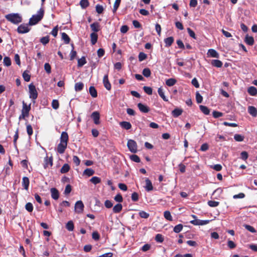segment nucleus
I'll return each mask as SVG.
<instances>
[{"label": "nucleus", "mask_w": 257, "mask_h": 257, "mask_svg": "<svg viewBox=\"0 0 257 257\" xmlns=\"http://www.w3.org/2000/svg\"><path fill=\"white\" fill-rule=\"evenodd\" d=\"M144 187L146 190L148 192L153 190V186L152 182L148 178L145 180V186Z\"/></svg>", "instance_id": "nucleus-17"}, {"label": "nucleus", "mask_w": 257, "mask_h": 257, "mask_svg": "<svg viewBox=\"0 0 257 257\" xmlns=\"http://www.w3.org/2000/svg\"><path fill=\"white\" fill-rule=\"evenodd\" d=\"M69 140V137L68 135L67 132H63L61 133V137H60V142L65 143V144H68Z\"/></svg>", "instance_id": "nucleus-14"}, {"label": "nucleus", "mask_w": 257, "mask_h": 257, "mask_svg": "<svg viewBox=\"0 0 257 257\" xmlns=\"http://www.w3.org/2000/svg\"><path fill=\"white\" fill-rule=\"evenodd\" d=\"M26 209L29 212H31L33 210V206L31 203H27L25 205Z\"/></svg>", "instance_id": "nucleus-55"}, {"label": "nucleus", "mask_w": 257, "mask_h": 257, "mask_svg": "<svg viewBox=\"0 0 257 257\" xmlns=\"http://www.w3.org/2000/svg\"><path fill=\"white\" fill-rule=\"evenodd\" d=\"M91 117L93 119L95 124H98L100 123V114L98 111L93 112L91 115Z\"/></svg>", "instance_id": "nucleus-10"}, {"label": "nucleus", "mask_w": 257, "mask_h": 257, "mask_svg": "<svg viewBox=\"0 0 257 257\" xmlns=\"http://www.w3.org/2000/svg\"><path fill=\"white\" fill-rule=\"evenodd\" d=\"M95 9L96 12L99 14H102L104 10L103 7L98 4L96 6Z\"/></svg>", "instance_id": "nucleus-59"}, {"label": "nucleus", "mask_w": 257, "mask_h": 257, "mask_svg": "<svg viewBox=\"0 0 257 257\" xmlns=\"http://www.w3.org/2000/svg\"><path fill=\"white\" fill-rule=\"evenodd\" d=\"M80 5L82 9H86L89 6V3L88 0H81Z\"/></svg>", "instance_id": "nucleus-39"}, {"label": "nucleus", "mask_w": 257, "mask_h": 257, "mask_svg": "<svg viewBox=\"0 0 257 257\" xmlns=\"http://www.w3.org/2000/svg\"><path fill=\"white\" fill-rule=\"evenodd\" d=\"M122 208V205L120 203L117 204L113 207V211L115 213L120 212Z\"/></svg>", "instance_id": "nucleus-34"}, {"label": "nucleus", "mask_w": 257, "mask_h": 257, "mask_svg": "<svg viewBox=\"0 0 257 257\" xmlns=\"http://www.w3.org/2000/svg\"><path fill=\"white\" fill-rule=\"evenodd\" d=\"M248 111L252 116L256 117L257 116V109L254 106H249L248 107Z\"/></svg>", "instance_id": "nucleus-19"}, {"label": "nucleus", "mask_w": 257, "mask_h": 257, "mask_svg": "<svg viewBox=\"0 0 257 257\" xmlns=\"http://www.w3.org/2000/svg\"><path fill=\"white\" fill-rule=\"evenodd\" d=\"M155 240L158 242H162L164 241V237L161 234H157L155 236Z\"/></svg>", "instance_id": "nucleus-56"}, {"label": "nucleus", "mask_w": 257, "mask_h": 257, "mask_svg": "<svg viewBox=\"0 0 257 257\" xmlns=\"http://www.w3.org/2000/svg\"><path fill=\"white\" fill-rule=\"evenodd\" d=\"M127 146L128 150L133 153H137L138 151V146L136 142L133 140H128L127 143Z\"/></svg>", "instance_id": "nucleus-4"}, {"label": "nucleus", "mask_w": 257, "mask_h": 257, "mask_svg": "<svg viewBox=\"0 0 257 257\" xmlns=\"http://www.w3.org/2000/svg\"><path fill=\"white\" fill-rule=\"evenodd\" d=\"M67 229L69 231H72L74 229V224L72 221H69L67 222L66 225Z\"/></svg>", "instance_id": "nucleus-47"}, {"label": "nucleus", "mask_w": 257, "mask_h": 257, "mask_svg": "<svg viewBox=\"0 0 257 257\" xmlns=\"http://www.w3.org/2000/svg\"><path fill=\"white\" fill-rule=\"evenodd\" d=\"M248 93L251 96H255L257 94V89L254 86H250L247 89Z\"/></svg>", "instance_id": "nucleus-25"}, {"label": "nucleus", "mask_w": 257, "mask_h": 257, "mask_svg": "<svg viewBox=\"0 0 257 257\" xmlns=\"http://www.w3.org/2000/svg\"><path fill=\"white\" fill-rule=\"evenodd\" d=\"M209 220H199L197 219L190 221V223L194 225H204L209 222Z\"/></svg>", "instance_id": "nucleus-6"}, {"label": "nucleus", "mask_w": 257, "mask_h": 257, "mask_svg": "<svg viewBox=\"0 0 257 257\" xmlns=\"http://www.w3.org/2000/svg\"><path fill=\"white\" fill-rule=\"evenodd\" d=\"M50 192L52 198L54 200H57L59 197V193L58 190L55 188H52L50 189Z\"/></svg>", "instance_id": "nucleus-13"}, {"label": "nucleus", "mask_w": 257, "mask_h": 257, "mask_svg": "<svg viewBox=\"0 0 257 257\" xmlns=\"http://www.w3.org/2000/svg\"><path fill=\"white\" fill-rule=\"evenodd\" d=\"M139 215L143 218H148L149 217V214L144 211H141L139 212Z\"/></svg>", "instance_id": "nucleus-64"}, {"label": "nucleus", "mask_w": 257, "mask_h": 257, "mask_svg": "<svg viewBox=\"0 0 257 257\" xmlns=\"http://www.w3.org/2000/svg\"><path fill=\"white\" fill-rule=\"evenodd\" d=\"M103 83L104 86L107 90H110L111 89V85L109 81L108 77L107 74H106L104 76L103 78Z\"/></svg>", "instance_id": "nucleus-11"}, {"label": "nucleus", "mask_w": 257, "mask_h": 257, "mask_svg": "<svg viewBox=\"0 0 257 257\" xmlns=\"http://www.w3.org/2000/svg\"><path fill=\"white\" fill-rule=\"evenodd\" d=\"M87 63L85 57L84 56L82 57L81 58L78 59L77 66L78 67H81Z\"/></svg>", "instance_id": "nucleus-29"}, {"label": "nucleus", "mask_w": 257, "mask_h": 257, "mask_svg": "<svg viewBox=\"0 0 257 257\" xmlns=\"http://www.w3.org/2000/svg\"><path fill=\"white\" fill-rule=\"evenodd\" d=\"M98 39V35L95 33H92L90 34V40L92 45H95Z\"/></svg>", "instance_id": "nucleus-22"}, {"label": "nucleus", "mask_w": 257, "mask_h": 257, "mask_svg": "<svg viewBox=\"0 0 257 257\" xmlns=\"http://www.w3.org/2000/svg\"><path fill=\"white\" fill-rule=\"evenodd\" d=\"M89 92L90 94L91 95V96L93 98H95L97 96V91H96L95 88L93 86H91L89 87Z\"/></svg>", "instance_id": "nucleus-24"}, {"label": "nucleus", "mask_w": 257, "mask_h": 257, "mask_svg": "<svg viewBox=\"0 0 257 257\" xmlns=\"http://www.w3.org/2000/svg\"><path fill=\"white\" fill-rule=\"evenodd\" d=\"M22 104H23V107H22V112H23L24 113H25L29 115V112L31 108V104H30L29 105H27L26 104V103H25V101H23L22 102Z\"/></svg>", "instance_id": "nucleus-12"}, {"label": "nucleus", "mask_w": 257, "mask_h": 257, "mask_svg": "<svg viewBox=\"0 0 257 257\" xmlns=\"http://www.w3.org/2000/svg\"><path fill=\"white\" fill-rule=\"evenodd\" d=\"M58 32V26H56L55 27L52 31L51 32L50 34L52 35L54 37H56L57 36Z\"/></svg>", "instance_id": "nucleus-63"}, {"label": "nucleus", "mask_w": 257, "mask_h": 257, "mask_svg": "<svg viewBox=\"0 0 257 257\" xmlns=\"http://www.w3.org/2000/svg\"><path fill=\"white\" fill-rule=\"evenodd\" d=\"M138 107L139 110L142 112L148 113L150 111L149 107L148 106H147L142 103H139L138 104Z\"/></svg>", "instance_id": "nucleus-15"}, {"label": "nucleus", "mask_w": 257, "mask_h": 257, "mask_svg": "<svg viewBox=\"0 0 257 257\" xmlns=\"http://www.w3.org/2000/svg\"><path fill=\"white\" fill-rule=\"evenodd\" d=\"M84 208V204L81 201H78L75 205V210L78 213H82Z\"/></svg>", "instance_id": "nucleus-7"}, {"label": "nucleus", "mask_w": 257, "mask_h": 257, "mask_svg": "<svg viewBox=\"0 0 257 257\" xmlns=\"http://www.w3.org/2000/svg\"><path fill=\"white\" fill-rule=\"evenodd\" d=\"M100 25L98 22H94L90 25V28L93 32V33H96L99 31L100 30Z\"/></svg>", "instance_id": "nucleus-16"}, {"label": "nucleus", "mask_w": 257, "mask_h": 257, "mask_svg": "<svg viewBox=\"0 0 257 257\" xmlns=\"http://www.w3.org/2000/svg\"><path fill=\"white\" fill-rule=\"evenodd\" d=\"M84 87V84L81 82H77L75 84V90L76 91H81Z\"/></svg>", "instance_id": "nucleus-32"}, {"label": "nucleus", "mask_w": 257, "mask_h": 257, "mask_svg": "<svg viewBox=\"0 0 257 257\" xmlns=\"http://www.w3.org/2000/svg\"><path fill=\"white\" fill-rule=\"evenodd\" d=\"M67 144L65 143H61L58 145L57 148V151L58 153L62 154L65 152L66 149L67 148Z\"/></svg>", "instance_id": "nucleus-9"}, {"label": "nucleus", "mask_w": 257, "mask_h": 257, "mask_svg": "<svg viewBox=\"0 0 257 257\" xmlns=\"http://www.w3.org/2000/svg\"><path fill=\"white\" fill-rule=\"evenodd\" d=\"M71 46L73 48L72 50H71L70 54V60H73L76 56L77 52L76 51H74V45L73 44H71Z\"/></svg>", "instance_id": "nucleus-44"}, {"label": "nucleus", "mask_w": 257, "mask_h": 257, "mask_svg": "<svg viewBox=\"0 0 257 257\" xmlns=\"http://www.w3.org/2000/svg\"><path fill=\"white\" fill-rule=\"evenodd\" d=\"M70 169V166L68 164H65L60 169L61 173H66L68 172Z\"/></svg>", "instance_id": "nucleus-36"}, {"label": "nucleus", "mask_w": 257, "mask_h": 257, "mask_svg": "<svg viewBox=\"0 0 257 257\" xmlns=\"http://www.w3.org/2000/svg\"><path fill=\"white\" fill-rule=\"evenodd\" d=\"M5 18L9 22L16 25L22 21V17L18 13H11L6 15Z\"/></svg>", "instance_id": "nucleus-2"}, {"label": "nucleus", "mask_w": 257, "mask_h": 257, "mask_svg": "<svg viewBox=\"0 0 257 257\" xmlns=\"http://www.w3.org/2000/svg\"><path fill=\"white\" fill-rule=\"evenodd\" d=\"M30 29L29 28L27 24H21L17 28V31L20 34H24L30 31Z\"/></svg>", "instance_id": "nucleus-5"}, {"label": "nucleus", "mask_w": 257, "mask_h": 257, "mask_svg": "<svg viewBox=\"0 0 257 257\" xmlns=\"http://www.w3.org/2000/svg\"><path fill=\"white\" fill-rule=\"evenodd\" d=\"M196 102L198 103H201L203 100L202 96L201 95V94L198 92H197L196 93Z\"/></svg>", "instance_id": "nucleus-58"}, {"label": "nucleus", "mask_w": 257, "mask_h": 257, "mask_svg": "<svg viewBox=\"0 0 257 257\" xmlns=\"http://www.w3.org/2000/svg\"><path fill=\"white\" fill-rule=\"evenodd\" d=\"M199 108H200V109L201 110V111L204 114H205L206 115H208L209 114L210 110L207 106H204V105H200Z\"/></svg>", "instance_id": "nucleus-38"}, {"label": "nucleus", "mask_w": 257, "mask_h": 257, "mask_svg": "<svg viewBox=\"0 0 257 257\" xmlns=\"http://www.w3.org/2000/svg\"><path fill=\"white\" fill-rule=\"evenodd\" d=\"M142 73L145 77H149L151 76V72L149 68H146L143 69Z\"/></svg>", "instance_id": "nucleus-40"}, {"label": "nucleus", "mask_w": 257, "mask_h": 257, "mask_svg": "<svg viewBox=\"0 0 257 257\" xmlns=\"http://www.w3.org/2000/svg\"><path fill=\"white\" fill-rule=\"evenodd\" d=\"M158 92L159 95L163 99L164 101H168V99L165 96V95L164 94V92L163 91V90L161 87L158 88Z\"/></svg>", "instance_id": "nucleus-33"}, {"label": "nucleus", "mask_w": 257, "mask_h": 257, "mask_svg": "<svg viewBox=\"0 0 257 257\" xmlns=\"http://www.w3.org/2000/svg\"><path fill=\"white\" fill-rule=\"evenodd\" d=\"M183 229V225L181 224H179L176 225L173 229V230L176 233L180 232Z\"/></svg>", "instance_id": "nucleus-50"}, {"label": "nucleus", "mask_w": 257, "mask_h": 257, "mask_svg": "<svg viewBox=\"0 0 257 257\" xmlns=\"http://www.w3.org/2000/svg\"><path fill=\"white\" fill-rule=\"evenodd\" d=\"M97 56L99 58H101L104 56L105 54V51L102 48H99L97 51Z\"/></svg>", "instance_id": "nucleus-62"}, {"label": "nucleus", "mask_w": 257, "mask_h": 257, "mask_svg": "<svg viewBox=\"0 0 257 257\" xmlns=\"http://www.w3.org/2000/svg\"><path fill=\"white\" fill-rule=\"evenodd\" d=\"M208 205L211 207H217L219 205V202L216 201L210 200L208 201Z\"/></svg>", "instance_id": "nucleus-48"}, {"label": "nucleus", "mask_w": 257, "mask_h": 257, "mask_svg": "<svg viewBox=\"0 0 257 257\" xmlns=\"http://www.w3.org/2000/svg\"><path fill=\"white\" fill-rule=\"evenodd\" d=\"M22 185L24 189L28 190L29 186V178H23Z\"/></svg>", "instance_id": "nucleus-35"}, {"label": "nucleus", "mask_w": 257, "mask_h": 257, "mask_svg": "<svg viewBox=\"0 0 257 257\" xmlns=\"http://www.w3.org/2000/svg\"><path fill=\"white\" fill-rule=\"evenodd\" d=\"M164 217L168 220L172 221L173 220L171 213L169 211H165L164 213Z\"/></svg>", "instance_id": "nucleus-46"}, {"label": "nucleus", "mask_w": 257, "mask_h": 257, "mask_svg": "<svg viewBox=\"0 0 257 257\" xmlns=\"http://www.w3.org/2000/svg\"><path fill=\"white\" fill-rule=\"evenodd\" d=\"M27 132L29 137H31L33 133L32 126L30 124H26Z\"/></svg>", "instance_id": "nucleus-43"}, {"label": "nucleus", "mask_w": 257, "mask_h": 257, "mask_svg": "<svg viewBox=\"0 0 257 257\" xmlns=\"http://www.w3.org/2000/svg\"><path fill=\"white\" fill-rule=\"evenodd\" d=\"M44 15V10L43 8H41L37 12V15H33L30 19L29 24L31 26L37 24L43 18Z\"/></svg>", "instance_id": "nucleus-1"}, {"label": "nucleus", "mask_w": 257, "mask_h": 257, "mask_svg": "<svg viewBox=\"0 0 257 257\" xmlns=\"http://www.w3.org/2000/svg\"><path fill=\"white\" fill-rule=\"evenodd\" d=\"M29 97L30 98L34 100V102H35V100L38 97V92L36 87L33 83H31L29 85Z\"/></svg>", "instance_id": "nucleus-3"}, {"label": "nucleus", "mask_w": 257, "mask_h": 257, "mask_svg": "<svg viewBox=\"0 0 257 257\" xmlns=\"http://www.w3.org/2000/svg\"><path fill=\"white\" fill-rule=\"evenodd\" d=\"M147 55L143 52H140L139 54V60L142 61L147 58Z\"/></svg>", "instance_id": "nucleus-61"}, {"label": "nucleus", "mask_w": 257, "mask_h": 257, "mask_svg": "<svg viewBox=\"0 0 257 257\" xmlns=\"http://www.w3.org/2000/svg\"><path fill=\"white\" fill-rule=\"evenodd\" d=\"M40 41L42 44H43L44 45H46L50 41V39H49V36H47L43 37L41 38L40 40Z\"/></svg>", "instance_id": "nucleus-42"}, {"label": "nucleus", "mask_w": 257, "mask_h": 257, "mask_svg": "<svg viewBox=\"0 0 257 257\" xmlns=\"http://www.w3.org/2000/svg\"><path fill=\"white\" fill-rule=\"evenodd\" d=\"M211 65L217 68H220L222 66V62L219 60H212L211 63Z\"/></svg>", "instance_id": "nucleus-26"}, {"label": "nucleus", "mask_w": 257, "mask_h": 257, "mask_svg": "<svg viewBox=\"0 0 257 257\" xmlns=\"http://www.w3.org/2000/svg\"><path fill=\"white\" fill-rule=\"evenodd\" d=\"M244 42L249 46H252L254 44V39L251 36L246 35L245 36Z\"/></svg>", "instance_id": "nucleus-21"}, {"label": "nucleus", "mask_w": 257, "mask_h": 257, "mask_svg": "<svg viewBox=\"0 0 257 257\" xmlns=\"http://www.w3.org/2000/svg\"><path fill=\"white\" fill-rule=\"evenodd\" d=\"M143 90L148 95H152L153 93L152 88L149 86H144Z\"/></svg>", "instance_id": "nucleus-53"}, {"label": "nucleus", "mask_w": 257, "mask_h": 257, "mask_svg": "<svg viewBox=\"0 0 257 257\" xmlns=\"http://www.w3.org/2000/svg\"><path fill=\"white\" fill-rule=\"evenodd\" d=\"M187 32L189 35V36L194 39H196L197 38L196 37V35L194 32L190 28H188L187 29Z\"/></svg>", "instance_id": "nucleus-54"}, {"label": "nucleus", "mask_w": 257, "mask_h": 257, "mask_svg": "<svg viewBox=\"0 0 257 257\" xmlns=\"http://www.w3.org/2000/svg\"><path fill=\"white\" fill-rule=\"evenodd\" d=\"M52 107L54 109H57L59 107V103L58 100L54 99L52 102Z\"/></svg>", "instance_id": "nucleus-52"}, {"label": "nucleus", "mask_w": 257, "mask_h": 257, "mask_svg": "<svg viewBox=\"0 0 257 257\" xmlns=\"http://www.w3.org/2000/svg\"><path fill=\"white\" fill-rule=\"evenodd\" d=\"M62 39L64 41V43L66 44H68L70 42V39L68 35L66 33H62Z\"/></svg>", "instance_id": "nucleus-31"}, {"label": "nucleus", "mask_w": 257, "mask_h": 257, "mask_svg": "<svg viewBox=\"0 0 257 257\" xmlns=\"http://www.w3.org/2000/svg\"><path fill=\"white\" fill-rule=\"evenodd\" d=\"M21 164L25 172L27 170L29 172H30V170L28 169V161L27 160H22L21 162Z\"/></svg>", "instance_id": "nucleus-30"}, {"label": "nucleus", "mask_w": 257, "mask_h": 257, "mask_svg": "<svg viewBox=\"0 0 257 257\" xmlns=\"http://www.w3.org/2000/svg\"><path fill=\"white\" fill-rule=\"evenodd\" d=\"M94 173V171L91 168H87L83 172V175L90 177L92 176Z\"/></svg>", "instance_id": "nucleus-37"}, {"label": "nucleus", "mask_w": 257, "mask_h": 257, "mask_svg": "<svg viewBox=\"0 0 257 257\" xmlns=\"http://www.w3.org/2000/svg\"><path fill=\"white\" fill-rule=\"evenodd\" d=\"M121 2V0H115V2L113 5V12L115 13L117 10L118 9L120 4Z\"/></svg>", "instance_id": "nucleus-49"}, {"label": "nucleus", "mask_w": 257, "mask_h": 257, "mask_svg": "<svg viewBox=\"0 0 257 257\" xmlns=\"http://www.w3.org/2000/svg\"><path fill=\"white\" fill-rule=\"evenodd\" d=\"M44 69L46 72L48 74H50L51 72V67L48 63H46L44 64Z\"/></svg>", "instance_id": "nucleus-60"}, {"label": "nucleus", "mask_w": 257, "mask_h": 257, "mask_svg": "<svg viewBox=\"0 0 257 257\" xmlns=\"http://www.w3.org/2000/svg\"><path fill=\"white\" fill-rule=\"evenodd\" d=\"M177 82V80L175 78H169L166 80V84L168 86H172L175 85Z\"/></svg>", "instance_id": "nucleus-27"}, {"label": "nucleus", "mask_w": 257, "mask_h": 257, "mask_svg": "<svg viewBox=\"0 0 257 257\" xmlns=\"http://www.w3.org/2000/svg\"><path fill=\"white\" fill-rule=\"evenodd\" d=\"M131 159L136 163H139L141 161V160L139 157L136 155H132L130 156Z\"/></svg>", "instance_id": "nucleus-57"}, {"label": "nucleus", "mask_w": 257, "mask_h": 257, "mask_svg": "<svg viewBox=\"0 0 257 257\" xmlns=\"http://www.w3.org/2000/svg\"><path fill=\"white\" fill-rule=\"evenodd\" d=\"M121 127L126 130H130L132 128V124L130 122L128 121H122L119 123Z\"/></svg>", "instance_id": "nucleus-20"}, {"label": "nucleus", "mask_w": 257, "mask_h": 257, "mask_svg": "<svg viewBox=\"0 0 257 257\" xmlns=\"http://www.w3.org/2000/svg\"><path fill=\"white\" fill-rule=\"evenodd\" d=\"M53 157L51 156L48 157L46 156L44 161V167L46 168L49 166L51 167L53 165Z\"/></svg>", "instance_id": "nucleus-8"}, {"label": "nucleus", "mask_w": 257, "mask_h": 257, "mask_svg": "<svg viewBox=\"0 0 257 257\" xmlns=\"http://www.w3.org/2000/svg\"><path fill=\"white\" fill-rule=\"evenodd\" d=\"M207 55L213 58H218L219 57V54L217 52V51L213 49L208 50Z\"/></svg>", "instance_id": "nucleus-18"}, {"label": "nucleus", "mask_w": 257, "mask_h": 257, "mask_svg": "<svg viewBox=\"0 0 257 257\" xmlns=\"http://www.w3.org/2000/svg\"><path fill=\"white\" fill-rule=\"evenodd\" d=\"M182 112L183 110L181 109L175 108L172 111V113L174 117H177L181 115Z\"/></svg>", "instance_id": "nucleus-28"}, {"label": "nucleus", "mask_w": 257, "mask_h": 257, "mask_svg": "<svg viewBox=\"0 0 257 257\" xmlns=\"http://www.w3.org/2000/svg\"><path fill=\"white\" fill-rule=\"evenodd\" d=\"M244 137L239 134H235L234 136V139L237 142H242Z\"/></svg>", "instance_id": "nucleus-45"}, {"label": "nucleus", "mask_w": 257, "mask_h": 257, "mask_svg": "<svg viewBox=\"0 0 257 257\" xmlns=\"http://www.w3.org/2000/svg\"><path fill=\"white\" fill-rule=\"evenodd\" d=\"M4 64L5 66L8 67L11 65V60L9 57H5L4 58Z\"/></svg>", "instance_id": "nucleus-51"}, {"label": "nucleus", "mask_w": 257, "mask_h": 257, "mask_svg": "<svg viewBox=\"0 0 257 257\" xmlns=\"http://www.w3.org/2000/svg\"><path fill=\"white\" fill-rule=\"evenodd\" d=\"M174 39L173 37H169L164 40L166 47H170L174 42Z\"/></svg>", "instance_id": "nucleus-23"}, {"label": "nucleus", "mask_w": 257, "mask_h": 257, "mask_svg": "<svg viewBox=\"0 0 257 257\" xmlns=\"http://www.w3.org/2000/svg\"><path fill=\"white\" fill-rule=\"evenodd\" d=\"M23 77L25 81L29 82L31 79V75L27 71H25L23 73Z\"/></svg>", "instance_id": "nucleus-41"}]
</instances>
